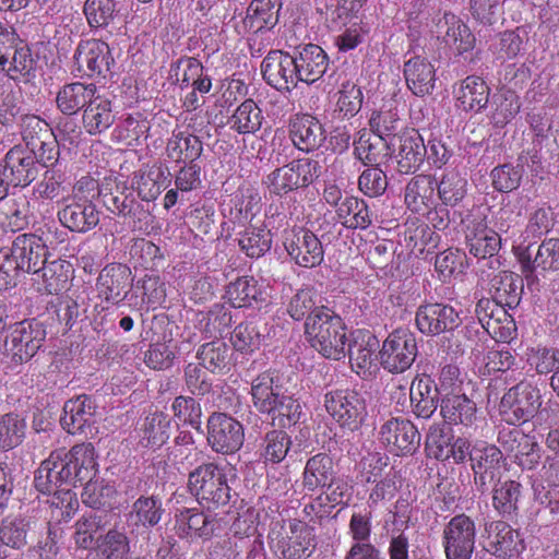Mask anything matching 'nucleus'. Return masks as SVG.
<instances>
[{"mask_svg":"<svg viewBox=\"0 0 559 559\" xmlns=\"http://www.w3.org/2000/svg\"><path fill=\"white\" fill-rule=\"evenodd\" d=\"M305 336L314 349H370L376 345V337L367 330H356L347 340L342 318L325 306L314 308L305 321Z\"/></svg>","mask_w":559,"mask_h":559,"instance_id":"1","label":"nucleus"},{"mask_svg":"<svg viewBox=\"0 0 559 559\" xmlns=\"http://www.w3.org/2000/svg\"><path fill=\"white\" fill-rule=\"evenodd\" d=\"M504 286L497 288L496 299L481 298L478 300L475 313L483 334L489 335L497 342L508 343L515 334V323L507 307L514 308L520 300L519 287L513 283L512 275L506 274L502 280Z\"/></svg>","mask_w":559,"mask_h":559,"instance_id":"2","label":"nucleus"},{"mask_svg":"<svg viewBox=\"0 0 559 559\" xmlns=\"http://www.w3.org/2000/svg\"><path fill=\"white\" fill-rule=\"evenodd\" d=\"M49 257V248L41 236L32 233L16 236L11 247L0 249L2 285L14 284L19 272L39 274Z\"/></svg>","mask_w":559,"mask_h":559,"instance_id":"3","label":"nucleus"},{"mask_svg":"<svg viewBox=\"0 0 559 559\" xmlns=\"http://www.w3.org/2000/svg\"><path fill=\"white\" fill-rule=\"evenodd\" d=\"M266 538L271 552L277 559H309L318 547L314 531L296 519L273 518Z\"/></svg>","mask_w":559,"mask_h":559,"instance_id":"4","label":"nucleus"},{"mask_svg":"<svg viewBox=\"0 0 559 559\" xmlns=\"http://www.w3.org/2000/svg\"><path fill=\"white\" fill-rule=\"evenodd\" d=\"M188 488L200 506L215 510L230 500V487L225 469L215 463H203L190 472Z\"/></svg>","mask_w":559,"mask_h":559,"instance_id":"5","label":"nucleus"},{"mask_svg":"<svg viewBox=\"0 0 559 559\" xmlns=\"http://www.w3.org/2000/svg\"><path fill=\"white\" fill-rule=\"evenodd\" d=\"M322 166L318 160L300 158L271 171L264 179L270 193L285 195L301 187H308L321 175Z\"/></svg>","mask_w":559,"mask_h":559,"instance_id":"6","label":"nucleus"},{"mask_svg":"<svg viewBox=\"0 0 559 559\" xmlns=\"http://www.w3.org/2000/svg\"><path fill=\"white\" fill-rule=\"evenodd\" d=\"M542 406L539 389L531 382L520 381L502 396L500 414L509 425H520L532 419Z\"/></svg>","mask_w":559,"mask_h":559,"instance_id":"7","label":"nucleus"},{"mask_svg":"<svg viewBox=\"0 0 559 559\" xmlns=\"http://www.w3.org/2000/svg\"><path fill=\"white\" fill-rule=\"evenodd\" d=\"M476 522L465 513H459L442 530L441 545L445 559H471L475 551Z\"/></svg>","mask_w":559,"mask_h":559,"instance_id":"8","label":"nucleus"},{"mask_svg":"<svg viewBox=\"0 0 559 559\" xmlns=\"http://www.w3.org/2000/svg\"><path fill=\"white\" fill-rule=\"evenodd\" d=\"M324 407L342 428L355 430L361 424L367 411L362 395L349 388L334 389L325 393Z\"/></svg>","mask_w":559,"mask_h":559,"instance_id":"9","label":"nucleus"},{"mask_svg":"<svg viewBox=\"0 0 559 559\" xmlns=\"http://www.w3.org/2000/svg\"><path fill=\"white\" fill-rule=\"evenodd\" d=\"M471 462L476 490L487 493L490 485L501 478L504 463L501 450L495 444L477 443L472 449Z\"/></svg>","mask_w":559,"mask_h":559,"instance_id":"10","label":"nucleus"},{"mask_svg":"<svg viewBox=\"0 0 559 559\" xmlns=\"http://www.w3.org/2000/svg\"><path fill=\"white\" fill-rule=\"evenodd\" d=\"M245 441L240 421L225 413H214L207 419V442L212 450L222 454L238 452Z\"/></svg>","mask_w":559,"mask_h":559,"instance_id":"11","label":"nucleus"},{"mask_svg":"<svg viewBox=\"0 0 559 559\" xmlns=\"http://www.w3.org/2000/svg\"><path fill=\"white\" fill-rule=\"evenodd\" d=\"M379 435L386 451L396 456L413 455L420 447V433L406 418L393 417L386 420Z\"/></svg>","mask_w":559,"mask_h":559,"instance_id":"12","label":"nucleus"},{"mask_svg":"<svg viewBox=\"0 0 559 559\" xmlns=\"http://www.w3.org/2000/svg\"><path fill=\"white\" fill-rule=\"evenodd\" d=\"M219 528L216 514L199 508H183L175 514V533L179 538L210 540Z\"/></svg>","mask_w":559,"mask_h":559,"instance_id":"13","label":"nucleus"},{"mask_svg":"<svg viewBox=\"0 0 559 559\" xmlns=\"http://www.w3.org/2000/svg\"><path fill=\"white\" fill-rule=\"evenodd\" d=\"M284 247L290 259L299 266L314 267L324 258L322 242L309 229H292L285 233Z\"/></svg>","mask_w":559,"mask_h":559,"instance_id":"14","label":"nucleus"},{"mask_svg":"<svg viewBox=\"0 0 559 559\" xmlns=\"http://www.w3.org/2000/svg\"><path fill=\"white\" fill-rule=\"evenodd\" d=\"M74 58L78 70L87 76L105 78L115 64L109 45L100 39L80 41Z\"/></svg>","mask_w":559,"mask_h":559,"instance_id":"15","label":"nucleus"},{"mask_svg":"<svg viewBox=\"0 0 559 559\" xmlns=\"http://www.w3.org/2000/svg\"><path fill=\"white\" fill-rule=\"evenodd\" d=\"M67 468L71 472L72 484L88 485L98 473V463L95 447L91 442L73 445L69 451L57 449Z\"/></svg>","mask_w":559,"mask_h":559,"instance_id":"16","label":"nucleus"},{"mask_svg":"<svg viewBox=\"0 0 559 559\" xmlns=\"http://www.w3.org/2000/svg\"><path fill=\"white\" fill-rule=\"evenodd\" d=\"M526 549L523 535L504 521L490 524L487 551L498 559H518Z\"/></svg>","mask_w":559,"mask_h":559,"instance_id":"17","label":"nucleus"},{"mask_svg":"<svg viewBox=\"0 0 559 559\" xmlns=\"http://www.w3.org/2000/svg\"><path fill=\"white\" fill-rule=\"evenodd\" d=\"M131 284V270L120 263L106 265L99 273L96 282L98 297L108 304H119L129 292Z\"/></svg>","mask_w":559,"mask_h":559,"instance_id":"18","label":"nucleus"},{"mask_svg":"<svg viewBox=\"0 0 559 559\" xmlns=\"http://www.w3.org/2000/svg\"><path fill=\"white\" fill-rule=\"evenodd\" d=\"M38 174L35 151L12 147L3 159L2 175L13 186H27Z\"/></svg>","mask_w":559,"mask_h":559,"instance_id":"19","label":"nucleus"},{"mask_svg":"<svg viewBox=\"0 0 559 559\" xmlns=\"http://www.w3.org/2000/svg\"><path fill=\"white\" fill-rule=\"evenodd\" d=\"M295 63L293 56L281 50L271 51L262 61L263 78L276 90L289 91L299 82Z\"/></svg>","mask_w":559,"mask_h":559,"instance_id":"20","label":"nucleus"},{"mask_svg":"<svg viewBox=\"0 0 559 559\" xmlns=\"http://www.w3.org/2000/svg\"><path fill=\"white\" fill-rule=\"evenodd\" d=\"M97 406L95 401L82 394L64 403L61 426L70 435L82 433L95 424Z\"/></svg>","mask_w":559,"mask_h":559,"instance_id":"21","label":"nucleus"},{"mask_svg":"<svg viewBox=\"0 0 559 559\" xmlns=\"http://www.w3.org/2000/svg\"><path fill=\"white\" fill-rule=\"evenodd\" d=\"M516 257L525 274H531L538 270L543 272L557 271L559 270V239L550 238L544 240L534 253V257L531 247H519L516 249Z\"/></svg>","mask_w":559,"mask_h":559,"instance_id":"22","label":"nucleus"},{"mask_svg":"<svg viewBox=\"0 0 559 559\" xmlns=\"http://www.w3.org/2000/svg\"><path fill=\"white\" fill-rule=\"evenodd\" d=\"M416 324L420 332L437 335L457 326L459 313L448 305H424L416 312Z\"/></svg>","mask_w":559,"mask_h":559,"instance_id":"23","label":"nucleus"},{"mask_svg":"<svg viewBox=\"0 0 559 559\" xmlns=\"http://www.w3.org/2000/svg\"><path fill=\"white\" fill-rule=\"evenodd\" d=\"M60 451L53 450L49 456L44 460L35 473V488L41 492H53L62 486H71V472L66 467Z\"/></svg>","mask_w":559,"mask_h":559,"instance_id":"24","label":"nucleus"},{"mask_svg":"<svg viewBox=\"0 0 559 559\" xmlns=\"http://www.w3.org/2000/svg\"><path fill=\"white\" fill-rule=\"evenodd\" d=\"M289 135L294 145L302 152H312L326 140L322 123L310 115L294 117L289 123Z\"/></svg>","mask_w":559,"mask_h":559,"instance_id":"25","label":"nucleus"},{"mask_svg":"<svg viewBox=\"0 0 559 559\" xmlns=\"http://www.w3.org/2000/svg\"><path fill=\"white\" fill-rule=\"evenodd\" d=\"M437 32L445 46L457 55L474 48V35L468 26L453 13L443 14L437 24Z\"/></svg>","mask_w":559,"mask_h":559,"instance_id":"26","label":"nucleus"},{"mask_svg":"<svg viewBox=\"0 0 559 559\" xmlns=\"http://www.w3.org/2000/svg\"><path fill=\"white\" fill-rule=\"evenodd\" d=\"M404 78L409 91L418 96L429 95L436 85V68L425 57L415 56L404 63Z\"/></svg>","mask_w":559,"mask_h":559,"instance_id":"27","label":"nucleus"},{"mask_svg":"<svg viewBox=\"0 0 559 559\" xmlns=\"http://www.w3.org/2000/svg\"><path fill=\"white\" fill-rule=\"evenodd\" d=\"M455 107L465 112H478L486 107L489 99V87L476 75L462 80L454 87Z\"/></svg>","mask_w":559,"mask_h":559,"instance_id":"28","label":"nucleus"},{"mask_svg":"<svg viewBox=\"0 0 559 559\" xmlns=\"http://www.w3.org/2000/svg\"><path fill=\"white\" fill-rule=\"evenodd\" d=\"M170 183V173L162 165L147 166L136 171L132 178V189L141 200L150 202L162 193Z\"/></svg>","mask_w":559,"mask_h":559,"instance_id":"29","label":"nucleus"},{"mask_svg":"<svg viewBox=\"0 0 559 559\" xmlns=\"http://www.w3.org/2000/svg\"><path fill=\"white\" fill-rule=\"evenodd\" d=\"M465 243L468 252L478 259L492 257L499 249L501 237L483 221L467 223L465 230Z\"/></svg>","mask_w":559,"mask_h":559,"instance_id":"30","label":"nucleus"},{"mask_svg":"<svg viewBox=\"0 0 559 559\" xmlns=\"http://www.w3.org/2000/svg\"><path fill=\"white\" fill-rule=\"evenodd\" d=\"M298 81L311 84L317 82L326 71L329 61L325 51L318 45L308 44L301 47L296 57Z\"/></svg>","mask_w":559,"mask_h":559,"instance_id":"31","label":"nucleus"},{"mask_svg":"<svg viewBox=\"0 0 559 559\" xmlns=\"http://www.w3.org/2000/svg\"><path fill=\"white\" fill-rule=\"evenodd\" d=\"M260 194L252 188H240L224 204V215L234 224L243 226L260 211Z\"/></svg>","mask_w":559,"mask_h":559,"instance_id":"32","label":"nucleus"},{"mask_svg":"<svg viewBox=\"0 0 559 559\" xmlns=\"http://www.w3.org/2000/svg\"><path fill=\"white\" fill-rule=\"evenodd\" d=\"M165 513L163 502L155 496H140L131 506V510L127 514V521L131 533L134 530L156 526Z\"/></svg>","mask_w":559,"mask_h":559,"instance_id":"33","label":"nucleus"},{"mask_svg":"<svg viewBox=\"0 0 559 559\" xmlns=\"http://www.w3.org/2000/svg\"><path fill=\"white\" fill-rule=\"evenodd\" d=\"M335 476L334 461L326 453H317L309 457L302 472V488L313 492L323 489Z\"/></svg>","mask_w":559,"mask_h":559,"instance_id":"34","label":"nucleus"},{"mask_svg":"<svg viewBox=\"0 0 559 559\" xmlns=\"http://www.w3.org/2000/svg\"><path fill=\"white\" fill-rule=\"evenodd\" d=\"M0 69L11 80L27 82L34 75L35 61L31 49L22 40L0 58Z\"/></svg>","mask_w":559,"mask_h":559,"instance_id":"35","label":"nucleus"},{"mask_svg":"<svg viewBox=\"0 0 559 559\" xmlns=\"http://www.w3.org/2000/svg\"><path fill=\"white\" fill-rule=\"evenodd\" d=\"M59 221L72 231L86 233L98 224L99 214L96 206L87 200L76 201L59 212Z\"/></svg>","mask_w":559,"mask_h":559,"instance_id":"36","label":"nucleus"},{"mask_svg":"<svg viewBox=\"0 0 559 559\" xmlns=\"http://www.w3.org/2000/svg\"><path fill=\"white\" fill-rule=\"evenodd\" d=\"M435 178L426 175L414 177L405 188V203L416 213H424L436 205Z\"/></svg>","mask_w":559,"mask_h":559,"instance_id":"37","label":"nucleus"},{"mask_svg":"<svg viewBox=\"0 0 559 559\" xmlns=\"http://www.w3.org/2000/svg\"><path fill=\"white\" fill-rule=\"evenodd\" d=\"M397 154L399 171L402 174L415 173L424 163L427 147L421 135L412 130L401 136Z\"/></svg>","mask_w":559,"mask_h":559,"instance_id":"38","label":"nucleus"},{"mask_svg":"<svg viewBox=\"0 0 559 559\" xmlns=\"http://www.w3.org/2000/svg\"><path fill=\"white\" fill-rule=\"evenodd\" d=\"M476 404L465 394H447L440 404V413L449 425L471 427L476 419Z\"/></svg>","mask_w":559,"mask_h":559,"instance_id":"39","label":"nucleus"},{"mask_svg":"<svg viewBox=\"0 0 559 559\" xmlns=\"http://www.w3.org/2000/svg\"><path fill=\"white\" fill-rule=\"evenodd\" d=\"M82 122L85 131L92 135L99 134L111 127L115 115L110 100L97 92L85 107Z\"/></svg>","mask_w":559,"mask_h":559,"instance_id":"40","label":"nucleus"},{"mask_svg":"<svg viewBox=\"0 0 559 559\" xmlns=\"http://www.w3.org/2000/svg\"><path fill=\"white\" fill-rule=\"evenodd\" d=\"M97 93L94 84L75 82L64 85L58 93L56 102L58 108L66 115H75L85 109Z\"/></svg>","mask_w":559,"mask_h":559,"instance_id":"41","label":"nucleus"},{"mask_svg":"<svg viewBox=\"0 0 559 559\" xmlns=\"http://www.w3.org/2000/svg\"><path fill=\"white\" fill-rule=\"evenodd\" d=\"M265 287L252 276H242L227 286L226 297L235 308L250 307L264 299Z\"/></svg>","mask_w":559,"mask_h":559,"instance_id":"42","label":"nucleus"},{"mask_svg":"<svg viewBox=\"0 0 559 559\" xmlns=\"http://www.w3.org/2000/svg\"><path fill=\"white\" fill-rule=\"evenodd\" d=\"M355 155L365 165H380L390 154V147L386 140L382 135L361 130L359 138L355 141Z\"/></svg>","mask_w":559,"mask_h":559,"instance_id":"43","label":"nucleus"},{"mask_svg":"<svg viewBox=\"0 0 559 559\" xmlns=\"http://www.w3.org/2000/svg\"><path fill=\"white\" fill-rule=\"evenodd\" d=\"M435 182L438 199L444 206H456L467 193V180L455 169H445Z\"/></svg>","mask_w":559,"mask_h":559,"instance_id":"44","label":"nucleus"},{"mask_svg":"<svg viewBox=\"0 0 559 559\" xmlns=\"http://www.w3.org/2000/svg\"><path fill=\"white\" fill-rule=\"evenodd\" d=\"M508 438L511 442L509 451L513 453L515 462L522 468L533 469L540 460L539 445L535 437L513 429L508 433Z\"/></svg>","mask_w":559,"mask_h":559,"instance_id":"45","label":"nucleus"},{"mask_svg":"<svg viewBox=\"0 0 559 559\" xmlns=\"http://www.w3.org/2000/svg\"><path fill=\"white\" fill-rule=\"evenodd\" d=\"M492 507L502 516L511 518L518 514L522 485L513 479L495 481L492 487Z\"/></svg>","mask_w":559,"mask_h":559,"instance_id":"46","label":"nucleus"},{"mask_svg":"<svg viewBox=\"0 0 559 559\" xmlns=\"http://www.w3.org/2000/svg\"><path fill=\"white\" fill-rule=\"evenodd\" d=\"M43 289L50 295H57L69 288L73 275L72 265L62 259L46 262L39 272Z\"/></svg>","mask_w":559,"mask_h":559,"instance_id":"47","label":"nucleus"},{"mask_svg":"<svg viewBox=\"0 0 559 559\" xmlns=\"http://www.w3.org/2000/svg\"><path fill=\"white\" fill-rule=\"evenodd\" d=\"M340 223L346 228L366 229L371 225V215L364 200L346 197L336 209Z\"/></svg>","mask_w":559,"mask_h":559,"instance_id":"48","label":"nucleus"},{"mask_svg":"<svg viewBox=\"0 0 559 559\" xmlns=\"http://www.w3.org/2000/svg\"><path fill=\"white\" fill-rule=\"evenodd\" d=\"M202 142L198 136L181 131L173 132L167 143V156L177 163H194L202 154Z\"/></svg>","mask_w":559,"mask_h":559,"instance_id":"49","label":"nucleus"},{"mask_svg":"<svg viewBox=\"0 0 559 559\" xmlns=\"http://www.w3.org/2000/svg\"><path fill=\"white\" fill-rule=\"evenodd\" d=\"M45 331L34 322H20L14 325L5 338V346L11 349H40Z\"/></svg>","mask_w":559,"mask_h":559,"instance_id":"50","label":"nucleus"},{"mask_svg":"<svg viewBox=\"0 0 559 559\" xmlns=\"http://www.w3.org/2000/svg\"><path fill=\"white\" fill-rule=\"evenodd\" d=\"M263 121L262 110L252 99H246L235 110L228 123L239 134H253Z\"/></svg>","mask_w":559,"mask_h":559,"instance_id":"51","label":"nucleus"},{"mask_svg":"<svg viewBox=\"0 0 559 559\" xmlns=\"http://www.w3.org/2000/svg\"><path fill=\"white\" fill-rule=\"evenodd\" d=\"M272 234L263 225L249 226L238 233V245L250 258L264 255L272 247Z\"/></svg>","mask_w":559,"mask_h":559,"instance_id":"52","label":"nucleus"},{"mask_svg":"<svg viewBox=\"0 0 559 559\" xmlns=\"http://www.w3.org/2000/svg\"><path fill=\"white\" fill-rule=\"evenodd\" d=\"M251 395L254 407L262 414L274 409L275 401L282 394L274 389L273 372L265 371L252 382Z\"/></svg>","mask_w":559,"mask_h":559,"instance_id":"53","label":"nucleus"},{"mask_svg":"<svg viewBox=\"0 0 559 559\" xmlns=\"http://www.w3.org/2000/svg\"><path fill=\"white\" fill-rule=\"evenodd\" d=\"M31 522L22 516L5 518L0 524V542L4 547L23 549L27 545Z\"/></svg>","mask_w":559,"mask_h":559,"instance_id":"54","label":"nucleus"},{"mask_svg":"<svg viewBox=\"0 0 559 559\" xmlns=\"http://www.w3.org/2000/svg\"><path fill=\"white\" fill-rule=\"evenodd\" d=\"M21 134L32 151H45L49 146L46 140L51 135L50 128L46 121L35 115H26L22 118Z\"/></svg>","mask_w":559,"mask_h":559,"instance_id":"55","label":"nucleus"},{"mask_svg":"<svg viewBox=\"0 0 559 559\" xmlns=\"http://www.w3.org/2000/svg\"><path fill=\"white\" fill-rule=\"evenodd\" d=\"M171 421L168 415L155 412L145 418L142 442L146 447L159 448L170 437Z\"/></svg>","mask_w":559,"mask_h":559,"instance_id":"56","label":"nucleus"},{"mask_svg":"<svg viewBox=\"0 0 559 559\" xmlns=\"http://www.w3.org/2000/svg\"><path fill=\"white\" fill-rule=\"evenodd\" d=\"M292 439L284 430L269 431L261 444L260 455L265 464L281 463L287 455Z\"/></svg>","mask_w":559,"mask_h":559,"instance_id":"57","label":"nucleus"},{"mask_svg":"<svg viewBox=\"0 0 559 559\" xmlns=\"http://www.w3.org/2000/svg\"><path fill=\"white\" fill-rule=\"evenodd\" d=\"M26 423L16 414H5L0 417V449L8 451L22 443L25 436Z\"/></svg>","mask_w":559,"mask_h":559,"instance_id":"58","label":"nucleus"},{"mask_svg":"<svg viewBox=\"0 0 559 559\" xmlns=\"http://www.w3.org/2000/svg\"><path fill=\"white\" fill-rule=\"evenodd\" d=\"M265 414L271 416L273 425L286 428L299 420L301 406L293 396L282 394L275 401L274 409L266 412Z\"/></svg>","mask_w":559,"mask_h":559,"instance_id":"59","label":"nucleus"},{"mask_svg":"<svg viewBox=\"0 0 559 559\" xmlns=\"http://www.w3.org/2000/svg\"><path fill=\"white\" fill-rule=\"evenodd\" d=\"M148 122L140 115L127 116L114 130V138L128 145L136 144L140 139L146 136Z\"/></svg>","mask_w":559,"mask_h":559,"instance_id":"60","label":"nucleus"},{"mask_svg":"<svg viewBox=\"0 0 559 559\" xmlns=\"http://www.w3.org/2000/svg\"><path fill=\"white\" fill-rule=\"evenodd\" d=\"M27 202L24 198H9L3 201L0 207L2 224L7 225L11 230L23 229L27 224Z\"/></svg>","mask_w":559,"mask_h":559,"instance_id":"61","label":"nucleus"},{"mask_svg":"<svg viewBox=\"0 0 559 559\" xmlns=\"http://www.w3.org/2000/svg\"><path fill=\"white\" fill-rule=\"evenodd\" d=\"M115 0H86L84 14L91 27H105L115 16Z\"/></svg>","mask_w":559,"mask_h":559,"instance_id":"62","label":"nucleus"},{"mask_svg":"<svg viewBox=\"0 0 559 559\" xmlns=\"http://www.w3.org/2000/svg\"><path fill=\"white\" fill-rule=\"evenodd\" d=\"M97 547L107 559H122L130 549L128 536L116 528L97 539Z\"/></svg>","mask_w":559,"mask_h":559,"instance_id":"63","label":"nucleus"},{"mask_svg":"<svg viewBox=\"0 0 559 559\" xmlns=\"http://www.w3.org/2000/svg\"><path fill=\"white\" fill-rule=\"evenodd\" d=\"M361 104L362 92L360 87L352 81L342 83L336 102L337 110L344 117H353L360 110Z\"/></svg>","mask_w":559,"mask_h":559,"instance_id":"64","label":"nucleus"}]
</instances>
